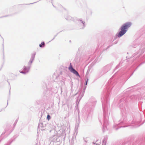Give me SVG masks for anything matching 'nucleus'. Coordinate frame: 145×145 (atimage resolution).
Listing matches in <instances>:
<instances>
[{
	"mask_svg": "<svg viewBox=\"0 0 145 145\" xmlns=\"http://www.w3.org/2000/svg\"><path fill=\"white\" fill-rule=\"evenodd\" d=\"M69 70L71 72L75 74L76 76H80L78 73L74 69H73L72 66L71 65V63L70 64V67L69 68Z\"/></svg>",
	"mask_w": 145,
	"mask_h": 145,
	"instance_id": "nucleus-2",
	"label": "nucleus"
},
{
	"mask_svg": "<svg viewBox=\"0 0 145 145\" xmlns=\"http://www.w3.org/2000/svg\"><path fill=\"white\" fill-rule=\"evenodd\" d=\"M45 46V43L44 42H42L41 44H39V46L40 47H44Z\"/></svg>",
	"mask_w": 145,
	"mask_h": 145,
	"instance_id": "nucleus-3",
	"label": "nucleus"
},
{
	"mask_svg": "<svg viewBox=\"0 0 145 145\" xmlns=\"http://www.w3.org/2000/svg\"><path fill=\"white\" fill-rule=\"evenodd\" d=\"M87 84V82H86V85Z\"/></svg>",
	"mask_w": 145,
	"mask_h": 145,
	"instance_id": "nucleus-6",
	"label": "nucleus"
},
{
	"mask_svg": "<svg viewBox=\"0 0 145 145\" xmlns=\"http://www.w3.org/2000/svg\"><path fill=\"white\" fill-rule=\"evenodd\" d=\"M20 72L21 73H24V74H25L26 72H23V71H21V72Z\"/></svg>",
	"mask_w": 145,
	"mask_h": 145,
	"instance_id": "nucleus-5",
	"label": "nucleus"
},
{
	"mask_svg": "<svg viewBox=\"0 0 145 145\" xmlns=\"http://www.w3.org/2000/svg\"><path fill=\"white\" fill-rule=\"evenodd\" d=\"M50 118V116L49 115H48L47 116V119L49 120Z\"/></svg>",
	"mask_w": 145,
	"mask_h": 145,
	"instance_id": "nucleus-4",
	"label": "nucleus"
},
{
	"mask_svg": "<svg viewBox=\"0 0 145 145\" xmlns=\"http://www.w3.org/2000/svg\"><path fill=\"white\" fill-rule=\"evenodd\" d=\"M131 25V22H127L123 24L121 27V31L118 34L119 37H120L124 35L127 32V29L129 28Z\"/></svg>",
	"mask_w": 145,
	"mask_h": 145,
	"instance_id": "nucleus-1",
	"label": "nucleus"
}]
</instances>
